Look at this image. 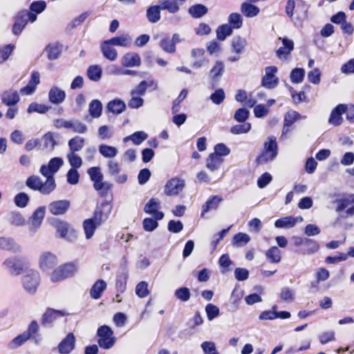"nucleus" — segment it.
<instances>
[{
	"label": "nucleus",
	"mask_w": 354,
	"mask_h": 354,
	"mask_svg": "<svg viewBox=\"0 0 354 354\" xmlns=\"http://www.w3.org/2000/svg\"><path fill=\"white\" fill-rule=\"evenodd\" d=\"M26 185L30 189L38 191L44 195L50 194L56 187L55 180L46 178L44 183L40 177L36 175L29 176L26 180Z\"/></svg>",
	"instance_id": "nucleus-1"
},
{
	"label": "nucleus",
	"mask_w": 354,
	"mask_h": 354,
	"mask_svg": "<svg viewBox=\"0 0 354 354\" xmlns=\"http://www.w3.org/2000/svg\"><path fill=\"white\" fill-rule=\"evenodd\" d=\"M87 174L93 183L94 189L100 192L101 195H106L108 191L112 188L113 185L111 183L103 180L104 176L101 171L100 167H90L87 170Z\"/></svg>",
	"instance_id": "nucleus-2"
},
{
	"label": "nucleus",
	"mask_w": 354,
	"mask_h": 354,
	"mask_svg": "<svg viewBox=\"0 0 354 354\" xmlns=\"http://www.w3.org/2000/svg\"><path fill=\"white\" fill-rule=\"evenodd\" d=\"M77 271V266L72 263H65L55 269L50 275L52 282L62 281L73 277Z\"/></svg>",
	"instance_id": "nucleus-3"
},
{
	"label": "nucleus",
	"mask_w": 354,
	"mask_h": 354,
	"mask_svg": "<svg viewBox=\"0 0 354 354\" xmlns=\"http://www.w3.org/2000/svg\"><path fill=\"white\" fill-rule=\"evenodd\" d=\"M97 335L98 337L97 343L100 348L107 350L114 346L116 339L113 337V330L109 326H100L97 331Z\"/></svg>",
	"instance_id": "nucleus-4"
},
{
	"label": "nucleus",
	"mask_w": 354,
	"mask_h": 354,
	"mask_svg": "<svg viewBox=\"0 0 354 354\" xmlns=\"http://www.w3.org/2000/svg\"><path fill=\"white\" fill-rule=\"evenodd\" d=\"M40 283V274L35 270H28L22 278L23 287L26 292L34 294Z\"/></svg>",
	"instance_id": "nucleus-5"
},
{
	"label": "nucleus",
	"mask_w": 354,
	"mask_h": 354,
	"mask_svg": "<svg viewBox=\"0 0 354 354\" xmlns=\"http://www.w3.org/2000/svg\"><path fill=\"white\" fill-rule=\"evenodd\" d=\"M2 267L12 276L19 275L24 270L22 259L17 256L6 259L2 263Z\"/></svg>",
	"instance_id": "nucleus-6"
},
{
	"label": "nucleus",
	"mask_w": 354,
	"mask_h": 354,
	"mask_svg": "<svg viewBox=\"0 0 354 354\" xmlns=\"http://www.w3.org/2000/svg\"><path fill=\"white\" fill-rule=\"evenodd\" d=\"M63 163L64 161L62 158L59 157L53 158L50 159L47 165H42L40 167L39 171L43 176L49 179L55 180L53 176L58 171Z\"/></svg>",
	"instance_id": "nucleus-7"
},
{
	"label": "nucleus",
	"mask_w": 354,
	"mask_h": 354,
	"mask_svg": "<svg viewBox=\"0 0 354 354\" xmlns=\"http://www.w3.org/2000/svg\"><path fill=\"white\" fill-rule=\"evenodd\" d=\"M277 71V67L274 66L266 67L265 75L261 80V85L268 89L274 88L279 83V80L276 77Z\"/></svg>",
	"instance_id": "nucleus-8"
},
{
	"label": "nucleus",
	"mask_w": 354,
	"mask_h": 354,
	"mask_svg": "<svg viewBox=\"0 0 354 354\" xmlns=\"http://www.w3.org/2000/svg\"><path fill=\"white\" fill-rule=\"evenodd\" d=\"M305 118V117H304ZM303 119V117L297 111L294 110L288 111L283 120V127L282 133L280 137V140H283L286 139V136L290 131V127L297 120Z\"/></svg>",
	"instance_id": "nucleus-9"
},
{
	"label": "nucleus",
	"mask_w": 354,
	"mask_h": 354,
	"mask_svg": "<svg viewBox=\"0 0 354 354\" xmlns=\"http://www.w3.org/2000/svg\"><path fill=\"white\" fill-rule=\"evenodd\" d=\"M46 208L39 207L32 213L29 218V231L32 234H35L40 227L44 218Z\"/></svg>",
	"instance_id": "nucleus-10"
},
{
	"label": "nucleus",
	"mask_w": 354,
	"mask_h": 354,
	"mask_svg": "<svg viewBox=\"0 0 354 354\" xmlns=\"http://www.w3.org/2000/svg\"><path fill=\"white\" fill-rule=\"evenodd\" d=\"M347 106L344 104H339L335 106L331 111L328 118V123L330 125L338 127L340 126L344 121L342 115L346 113Z\"/></svg>",
	"instance_id": "nucleus-11"
},
{
	"label": "nucleus",
	"mask_w": 354,
	"mask_h": 354,
	"mask_svg": "<svg viewBox=\"0 0 354 354\" xmlns=\"http://www.w3.org/2000/svg\"><path fill=\"white\" fill-rule=\"evenodd\" d=\"M57 264L56 256L49 252H43L39 259V268L41 270L46 272L53 268Z\"/></svg>",
	"instance_id": "nucleus-12"
},
{
	"label": "nucleus",
	"mask_w": 354,
	"mask_h": 354,
	"mask_svg": "<svg viewBox=\"0 0 354 354\" xmlns=\"http://www.w3.org/2000/svg\"><path fill=\"white\" fill-rule=\"evenodd\" d=\"M76 339L73 333H68L58 344L59 354H70L75 347Z\"/></svg>",
	"instance_id": "nucleus-13"
},
{
	"label": "nucleus",
	"mask_w": 354,
	"mask_h": 354,
	"mask_svg": "<svg viewBox=\"0 0 354 354\" xmlns=\"http://www.w3.org/2000/svg\"><path fill=\"white\" fill-rule=\"evenodd\" d=\"M185 181L179 178H172L165 187V193L167 196L178 195L184 188Z\"/></svg>",
	"instance_id": "nucleus-14"
},
{
	"label": "nucleus",
	"mask_w": 354,
	"mask_h": 354,
	"mask_svg": "<svg viewBox=\"0 0 354 354\" xmlns=\"http://www.w3.org/2000/svg\"><path fill=\"white\" fill-rule=\"evenodd\" d=\"M107 167L109 174L114 177L116 183H124L127 180V176L126 174L118 175L121 168L119 163L116 161L113 160H109L107 162Z\"/></svg>",
	"instance_id": "nucleus-15"
},
{
	"label": "nucleus",
	"mask_w": 354,
	"mask_h": 354,
	"mask_svg": "<svg viewBox=\"0 0 354 354\" xmlns=\"http://www.w3.org/2000/svg\"><path fill=\"white\" fill-rule=\"evenodd\" d=\"M110 212L111 207H109L108 205H102L96 208L92 218L89 219L95 225L100 226L108 219Z\"/></svg>",
	"instance_id": "nucleus-16"
},
{
	"label": "nucleus",
	"mask_w": 354,
	"mask_h": 354,
	"mask_svg": "<svg viewBox=\"0 0 354 354\" xmlns=\"http://www.w3.org/2000/svg\"><path fill=\"white\" fill-rule=\"evenodd\" d=\"M70 207L68 200H59L50 203L48 205V210L53 215H62L65 214Z\"/></svg>",
	"instance_id": "nucleus-17"
},
{
	"label": "nucleus",
	"mask_w": 354,
	"mask_h": 354,
	"mask_svg": "<svg viewBox=\"0 0 354 354\" xmlns=\"http://www.w3.org/2000/svg\"><path fill=\"white\" fill-rule=\"evenodd\" d=\"M160 205V201L154 198H151L145 205L144 211L147 214H151L156 220H161L164 217V214L158 211Z\"/></svg>",
	"instance_id": "nucleus-18"
},
{
	"label": "nucleus",
	"mask_w": 354,
	"mask_h": 354,
	"mask_svg": "<svg viewBox=\"0 0 354 354\" xmlns=\"http://www.w3.org/2000/svg\"><path fill=\"white\" fill-rule=\"evenodd\" d=\"M53 225L56 229V233L58 236L62 239H66L68 241H71L69 238H67V234L69 232H75V230H71L68 223L56 218L53 221Z\"/></svg>",
	"instance_id": "nucleus-19"
},
{
	"label": "nucleus",
	"mask_w": 354,
	"mask_h": 354,
	"mask_svg": "<svg viewBox=\"0 0 354 354\" xmlns=\"http://www.w3.org/2000/svg\"><path fill=\"white\" fill-rule=\"evenodd\" d=\"M66 98V93L57 86H53L48 92V100L54 104H62Z\"/></svg>",
	"instance_id": "nucleus-20"
},
{
	"label": "nucleus",
	"mask_w": 354,
	"mask_h": 354,
	"mask_svg": "<svg viewBox=\"0 0 354 354\" xmlns=\"http://www.w3.org/2000/svg\"><path fill=\"white\" fill-rule=\"evenodd\" d=\"M122 65L124 67H137L141 64L140 55L136 53H126L121 59Z\"/></svg>",
	"instance_id": "nucleus-21"
},
{
	"label": "nucleus",
	"mask_w": 354,
	"mask_h": 354,
	"mask_svg": "<svg viewBox=\"0 0 354 354\" xmlns=\"http://www.w3.org/2000/svg\"><path fill=\"white\" fill-rule=\"evenodd\" d=\"M0 249L13 253H19L22 250L21 247L9 237H0Z\"/></svg>",
	"instance_id": "nucleus-22"
},
{
	"label": "nucleus",
	"mask_w": 354,
	"mask_h": 354,
	"mask_svg": "<svg viewBox=\"0 0 354 354\" xmlns=\"http://www.w3.org/2000/svg\"><path fill=\"white\" fill-rule=\"evenodd\" d=\"M281 40L283 46L280 47L276 52L279 59H286L294 48V42L288 38H279Z\"/></svg>",
	"instance_id": "nucleus-23"
},
{
	"label": "nucleus",
	"mask_w": 354,
	"mask_h": 354,
	"mask_svg": "<svg viewBox=\"0 0 354 354\" xmlns=\"http://www.w3.org/2000/svg\"><path fill=\"white\" fill-rule=\"evenodd\" d=\"M126 109V104L120 99H114L110 101L106 107L107 112L112 113L115 115L122 113Z\"/></svg>",
	"instance_id": "nucleus-24"
},
{
	"label": "nucleus",
	"mask_w": 354,
	"mask_h": 354,
	"mask_svg": "<svg viewBox=\"0 0 354 354\" xmlns=\"http://www.w3.org/2000/svg\"><path fill=\"white\" fill-rule=\"evenodd\" d=\"M19 95L17 91L8 90L1 95V101L6 106H15L19 101Z\"/></svg>",
	"instance_id": "nucleus-25"
},
{
	"label": "nucleus",
	"mask_w": 354,
	"mask_h": 354,
	"mask_svg": "<svg viewBox=\"0 0 354 354\" xmlns=\"http://www.w3.org/2000/svg\"><path fill=\"white\" fill-rule=\"evenodd\" d=\"M66 315L68 314L62 310L49 309L44 314L41 323L44 326H48L55 322L58 316L64 317Z\"/></svg>",
	"instance_id": "nucleus-26"
},
{
	"label": "nucleus",
	"mask_w": 354,
	"mask_h": 354,
	"mask_svg": "<svg viewBox=\"0 0 354 354\" xmlns=\"http://www.w3.org/2000/svg\"><path fill=\"white\" fill-rule=\"evenodd\" d=\"M106 283L104 280H97L90 290L91 297L93 299H100L102 292L106 290Z\"/></svg>",
	"instance_id": "nucleus-27"
},
{
	"label": "nucleus",
	"mask_w": 354,
	"mask_h": 354,
	"mask_svg": "<svg viewBox=\"0 0 354 354\" xmlns=\"http://www.w3.org/2000/svg\"><path fill=\"white\" fill-rule=\"evenodd\" d=\"M49 60L57 59L62 50V45L58 42L50 44L45 48Z\"/></svg>",
	"instance_id": "nucleus-28"
},
{
	"label": "nucleus",
	"mask_w": 354,
	"mask_h": 354,
	"mask_svg": "<svg viewBox=\"0 0 354 354\" xmlns=\"http://www.w3.org/2000/svg\"><path fill=\"white\" fill-rule=\"evenodd\" d=\"M223 201V198L219 196H213L210 197L207 202L203 205L201 216L207 213L212 209H216L219 203Z\"/></svg>",
	"instance_id": "nucleus-29"
},
{
	"label": "nucleus",
	"mask_w": 354,
	"mask_h": 354,
	"mask_svg": "<svg viewBox=\"0 0 354 354\" xmlns=\"http://www.w3.org/2000/svg\"><path fill=\"white\" fill-rule=\"evenodd\" d=\"M223 160L216 153H211L206 160V167L211 171H216L219 169Z\"/></svg>",
	"instance_id": "nucleus-30"
},
{
	"label": "nucleus",
	"mask_w": 354,
	"mask_h": 354,
	"mask_svg": "<svg viewBox=\"0 0 354 354\" xmlns=\"http://www.w3.org/2000/svg\"><path fill=\"white\" fill-rule=\"evenodd\" d=\"M88 113L92 118H99L102 113V104L99 100H93L88 105Z\"/></svg>",
	"instance_id": "nucleus-31"
},
{
	"label": "nucleus",
	"mask_w": 354,
	"mask_h": 354,
	"mask_svg": "<svg viewBox=\"0 0 354 354\" xmlns=\"http://www.w3.org/2000/svg\"><path fill=\"white\" fill-rule=\"evenodd\" d=\"M225 71L224 63L221 61H216L214 66L209 71V77L214 82H217L223 75Z\"/></svg>",
	"instance_id": "nucleus-32"
},
{
	"label": "nucleus",
	"mask_w": 354,
	"mask_h": 354,
	"mask_svg": "<svg viewBox=\"0 0 354 354\" xmlns=\"http://www.w3.org/2000/svg\"><path fill=\"white\" fill-rule=\"evenodd\" d=\"M111 46V45L105 40L101 45V50L104 57L110 61H115L118 57V52Z\"/></svg>",
	"instance_id": "nucleus-33"
},
{
	"label": "nucleus",
	"mask_w": 354,
	"mask_h": 354,
	"mask_svg": "<svg viewBox=\"0 0 354 354\" xmlns=\"http://www.w3.org/2000/svg\"><path fill=\"white\" fill-rule=\"evenodd\" d=\"M111 46H118L127 47L131 45V38L128 35H123L119 37H115L110 39L106 40Z\"/></svg>",
	"instance_id": "nucleus-34"
},
{
	"label": "nucleus",
	"mask_w": 354,
	"mask_h": 354,
	"mask_svg": "<svg viewBox=\"0 0 354 354\" xmlns=\"http://www.w3.org/2000/svg\"><path fill=\"white\" fill-rule=\"evenodd\" d=\"M160 5L151 6L147 8L146 15L149 22L154 24L160 19Z\"/></svg>",
	"instance_id": "nucleus-35"
},
{
	"label": "nucleus",
	"mask_w": 354,
	"mask_h": 354,
	"mask_svg": "<svg viewBox=\"0 0 354 354\" xmlns=\"http://www.w3.org/2000/svg\"><path fill=\"white\" fill-rule=\"evenodd\" d=\"M266 257L272 263H278L281 260V253L277 246H272L266 252Z\"/></svg>",
	"instance_id": "nucleus-36"
},
{
	"label": "nucleus",
	"mask_w": 354,
	"mask_h": 354,
	"mask_svg": "<svg viewBox=\"0 0 354 354\" xmlns=\"http://www.w3.org/2000/svg\"><path fill=\"white\" fill-rule=\"evenodd\" d=\"M28 22L21 12L16 17L15 22L12 26V32L15 35H19L27 25Z\"/></svg>",
	"instance_id": "nucleus-37"
},
{
	"label": "nucleus",
	"mask_w": 354,
	"mask_h": 354,
	"mask_svg": "<svg viewBox=\"0 0 354 354\" xmlns=\"http://www.w3.org/2000/svg\"><path fill=\"white\" fill-rule=\"evenodd\" d=\"M246 44L247 41L245 39L240 36L234 37L232 40V48L233 52L237 54L242 53L245 50Z\"/></svg>",
	"instance_id": "nucleus-38"
},
{
	"label": "nucleus",
	"mask_w": 354,
	"mask_h": 354,
	"mask_svg": "<svg viewBox=\"0 0 354 354\" xmlns=\"http://www.w3.org/2000/svg\"><path fill=\"white\" fill-rule=\"evenodd\" d=\"M99 152L104 158H113L117 156L118 151L115 147L102 144L99 146Z\"/></svg>",
	"instance_id": "nucleus-39"
},
{
	"label": "nucleus",
	"mask_w": 354,
	"mask_h": 354,
	"mask_svg": "<svg viewBox=\"0 0 354 354\" xmlns=\"http://www.w3.org/2000/svg\"><path fill=\"white\" fill-rule=\"evenodd\" d=\"M83 230L86 239H91L98 227L89 218L85 219L82 223Z\"/></svg>",
	"instance_id": "nucleus-40"
},
{
	"label": "nucleus",
	"mask_w": 354,
	"mask_h": 354,
	"mask_svg": "<svg viewBox=\"0 0 354 354\" xmlns=\"http://www.w3.org/2000/svg\"><path fill=\"white\" fill-rule=\"evenodd\" d=\"M241 10L247 17H254L259 13V8L250 3H243L241 5Z\"/></svg>",
	"instance_id": "nucleus-41"
},
{
	"label": "nucleus",
	"mask_w": 354,
	"mask_h": 354,
	"mask_svg": "<svg viewBox=\"0 0 354 354\" xmlns=\"http://www.w3.org/2000/svg\"><path fill=\"white\" fill-rule=\"evenodd\" d=\"M264 150L266 152L270 153L274 156L278 154V146L276 138L274 136H269L267 140L264 142Z\"/></svg>",
	"instance_id": "nucleus-42"
},
{
	"label": "nucleus",
	"mask_w": 354,
	"mask_h": 354,
	"mask_svg": "<svg viewBox=\"0 0 354 354\" xmlns=\"http://www.w3.org/2000/svg\"><path fill=\"white\" fill-rule=\"evenodd\" d=\"M42 140L44 141V148L48 151H52L57 145L55 140V133L53 132L49 131L45 133Z\"/></svg>",
	"instance_id": "nucleus-43"
},
{
	"label": "nucleus",
	"mask_w": 354,
	"mask_h": 354,
	"mask_svg": "<svg viewBox=\"0 0 354 354\" xmlns=\"http://www.w3.org/2000/svg\"><path fill=\"white\" fill-rule=\"evenodd\" d=\"M86 73L89 80L97 82L102 77V71L98 65H92L88 68Z\"/></svg>",
	"instance_id": "nucleus-44"
},
{
	"label": "nucleus",
	"mask_w": 354,
	"mask_h": 354,
	"mask_svg": "<svg viewBox=\"0 0 354 354\" xmlns=\"http://www.w3.org/2000/svg\"><path fill=\"white\" fill-rule=\"evenodd\" d=\"M84 138L80 136H75L69 140L68 147L70 152L75 153L76 151H80L84 147Z\"/></svg>",
	"instance_id": "nucleus-45"
},
{
	"label": "nucleus",
	"mask_w": 354,
	"mask_h": 354,
	"mask_svg": "<svg viewBox=\"0 0 354 354\" xmlns=\"http://www.w3.org/2000/svg\"><path fill=\"white\" fill-rule=\"evenodd\" d=\"M232 33V28L229 24H223L216 29V37L220 41H224L227 37Z\"/></svg>",
	"instance_id": "nucleus-46"
},
{
	"label": "nucleus",
	"mask_w": 354,
	"mask_h": 354,
	"mask_svg": "<svg viewBox=\"0 0 354 354\" xmlns=\"http://www.w3.org/2000/svg\"><path fill=\"white\" fill-rule=\"evenodd\" d=\"M207 12V7L202 4H196L189 8V13L194 18H200Z\"/></svg>",
	"instance_id": "nucleus-47"
},
{
	"label": "nucleus",
	"mask_w": 354,
	"mask_h": 354,
	"mask_svg": "<svg viewBox=\"0 0 354 354\" xmlns=\"http://www.w3.org/2000/svg\"><path fill=\"white\" fill-rule=\"evenodd\" d=\"M299 243L305 244L307 247L306 254H312L317 252L319 249L318 243L309 239H300Z\"/></svg>",
	"instance_id": "nucleus-48"
},
{
	"label": "nucleus",
	"mask_w": 354,
	"mask_h": 354,
	"mask_svg": "<svg viewBox=\"0 0 354 354\" xmlns=\"http://www.w3.org/2000/svg\"><path fill=\"white\" fill-rule=\"evenodd\" d=\"M250 241V237L245 233L239 232L234 235L232 244L236 247L245 245Z\"/></svg>",
	"instance_id": "nucleus-49"
},
{
	"label": "nucleus",
	"mask_w": 354,
	"mask_h": 354,
	"mask_svg": "<svg viewBox=\"0 0 354 354\" xmlns=\"http://www.w3.org/2000/svg\"><path fill=\"white\" fill-rule=\"evenodd\" d=\"M305 76V70L302 68H295L290 73V80L294 84H299L303 82Z\"/></svg>",
	"instance_id": "nucleus-50"
},
{
	"label": "nucleus",
	"mask_w": 354,
	"mask_h": 354,
	"mask_svg": "<svg viewBox=\"0 0 354 354\" xmlns=\"http://www.w3.org/2000/svg\"><path fill=\"white\" fill-rule=\"evenodd\" d=\"M274 226L277 228H292L294 225L293 216H286L277 219L274 222Z\"/></svg>",
	"instance_id": "nucleus-51"
},
{
	"label": "nucleus",
	"mask_w": 354,
	"mask_h": 354,
	"mask_svg": "<svg viewBox=\"0 0 354 354\" xmlns=\"http://www.w3.org/2000/svg\"><path fill=\"white\" fill-rule=\"evenodd\" d=\"M30 198L25 192H20L15 195L14 198V203L15 205L20 208H24L27 206Z\"/></svg>",
	"instance_id": "nucleus-52"
},
{
	"label": "nucleus",
	"mask_w": 354,
	"mask_h": 354,
	"mask_svg": "<svg viewBox=\"0 0 354 354\" xmlns=\"http://www.w3.org/2000/svg\"><path fill=\"white\" fill-rule=\"evenodd\" d=\"M174 296L180 301L186 302L190 299V290L187 287H180L175 290Z\"/></svg>",
	"instance_id": "nucleus-53"
},
{
	"label": "nucleus",
	"mask_w": 354,
	"mask_h": 354,
	"mask_svg": "<svg viewBox=\"0 0 354 354\" xmlns=\"http://www.w3.org/2000/svg\"><path fill=\"white\" fill-rule=\"evenodd\" d=\"M30 338L28 335H26L24 332L16 337H15L8 344V346L11 349L17 348L21 345H23L26 342H27Z\"/></svg>",
	"instance_id": "nucleus-54"
},
{
	"label": "nucleus",
	"mask_w": 354,
	"mask_h": 354,
	"mask_svg": "<svg viewBox=\"0 0 354 354\" xmlns=\"http://www.w3.org/2000/svg\"><path fill=\"white\" fill-rule=\"evenodd\" d=\"M229 25L234 29L240 28L243 25V19L240 14L234 12L232 13L228 17Z\"/></svg>",
	"instance_id": "nucleus-55"
},
{
	"label": "nucleus",
	"mask_w": 354,
	"mask_h": 354,
	"mask_svg": "<svg viewBox=\"0 0 354 354\" xmlns=\"http://www.w3.org/2000/svg\"><path fill=\"white\" fill-rule=\"evenodd\" d=\"M50 109V107L41 104H38L36 102L31 103L27 109L28 113H32L34 112L39 113H45Z\"/></svg>",
	"instance_id": "nucleus-56"
},
{
	"label": "nucleus",
	"mask_w": 354,
	"mask_h": 354,
	"mask_svg": "<svg viewBox=\"0 0 354 354\" xmlns=\"http://www.w3.org/2000/svg\"><path fill=\"white\" fill-rule=\"evenodd\" d=\"M98 137L101 140H108L112 138L113 135V131L112 128L107 125L101 126L97 131Z\"/></svg>",
	"instance_id": "nucleus-57"
},
{
	"label": "nucleus",
	"mask_w": 354,
	"mask_h": 354,
	"mask_svg": "<svg viewBox=\"0 0 354 354\" xmlns=\"http://www.w3.org/2000/svg\"><path fill=\"white\" fill-rule=\"evenodd\" d=\"M67 159L71 168L77 169L80 168L82 165V160L80 156L77 155L75 153L69 152L67 155Z\"/></svg>",
	"instance_id": "nucleus-58"
},
{
	"label": "nucleus",
	"mask_w": 354,
	"mask_h": 354,
	"mask_svg": "<svg viewBox=\"0 0 354 354\" xmlns=\"http://www.w3.org/2000/svg\"><path fill=\"white\" fill-rule=\"evenodd\" d=\"M251 129V124L246 122L243 123L242 124H236L233 126L231 129L230 132L232 134H241V133H246L249 132Z\"/></svg>",
	"instance_id": "nucleus-59"
},
{
	"label": "nucleus",
	"mask_w": 354,
	"mask_h": 354,
	"mask_svg": "<svg viewBox=\"0 0 354 354\" xmlns=\"http://www.w3.org/2000/svg\"><path fill=\"white\" fill-rule=\"evenodd\" d=\"M225 97V94L223 88L216 89L213 93L211 94L209 99L215 104H221Z\"/></svg>",
	"instance_id": "nucleus-60"
},
{
	"label": "nucleus",
	"mask_w": 354,
	"mask_h": 354,
	"mask_svg": "<svg viewBox=\"0 0 354 354\" xmlns=\"http://www.w3.org/2000/svg\"><path fill=\"white\" fill-rule=\"evenodd\" d=\"M161 48L166 53H174L176 51V46L174 42L171 41L169 37H165L160 42Z\"/></svg>",
	"instance_id": "nucleus-61"
},
{
	"label": "nucleus",
	"mask_w": 354,
	"mask_h": 354,
	"mask_svg": "<svg viewBox=\"0 0 354 354\" xmlns=\"http://www.w3.org/2000/svg\"><path fill=\"white\" fill-rule=\"evenodd\" d=\"M162 10H167L170 13H176L179 10V6L176 1L165 0L160 3Z\"/></svg>",
	"instance_id": "nucleus-62"
},
{
	"label": "nucleus",
	"mask_w": 354,
	"mask_h": 354,
	"mask_svg": "<svg viewBox=\"0 0 354 354\" xmlns=\"http://www.w3.org/2000/svg\"><path fill=\"white\" fill-rule=\"evenodd\" d=\"M136 293L140 297L144 298L149 295L148 284L145 281L140 282L136 287Z\"/></svg>",
	"instance_id": "nucleus-63"
},
{
	"label": "nucleus",
	"mask_w": 354,
	"mask_h": 354,
	"mask_svg": "<svg viewBox=\"0 0 354 354\" xmlns=\"http://www.w3.org/2000/svg\"><path fill=\"white\" fill-rule=\"evenodd\" d=\"M201 348L204 354H219L213 342H204L201 344Z\"/></svg>",
	"instance_id": "nucleus-64"
}]
</instances>
